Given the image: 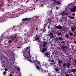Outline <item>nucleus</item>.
Instances as JSON below:
<instances>
[{"mask_svg":"<svg viewBox=\"0 0 76 76\" xmlns=\"http://www.w3.org/2000/svg\"><path fill=\"white\" fill-rule=\"evenodd\" d=\"M68 72H69V73H70V72H72V69H71V70H70V69H69L68 70Z\"/></svg>","mask_w":76,"mask_h":76,"instance_id":"36","label":"nucleus"},{"mask_svg":"<svg viewBox=\"0 0 76 76\" xmlns=\"http://www.w3.org/2000/svg\"><path fill=\"white\" fill-rule=\"evenodd\" d=\"M10 76H13L12 75L10 74Z\"/></svg>","mask_w":76,"mask_h":76,"instance_id":"57","label":"nucleus"},{"mask_svg":"<svg viewBox=\"0 0 76 76\" xmlns=\"http://www.w3.org/2000/svg\"><path fill=\"white\" fill-rule=\"evenodd\" d=\"M47 51V49H46V48L43 47L42 48V50L41 52L42 53H43L44 52H45V51Z\"/></svg>","mask_w":76,"mask_h":76,"instance_id":"9","label":"nucleus"},{"mask_svg":"<svg viewBox=\"0 0 76 76\" xmlns=\"http://www.w3.org/2000/svg\"><path fill=\"white\" fill-rule=\"evenodd\" d=\"M56 3H58L57 4L58 5L59 4H61V3H60V2L58 1H57V2Z\"/></svg>","mask_w":76,"mask_h":76,"instance_id":"20","label":"nucleus"},{"mask_svg":"<svg viewBox=\"0 0 76 76\" xmlns=\"http://www.w3.org/2000/svg\"><path fill=\"white\" fill-rule=\"evenodd\" d=\"M74 18V17H70V19H73Z\"/></svg>","mask_w":76,"mask_h":76,"instance_id":"37","label":"nucleus"},{"mask_svg":"<svg viewBox=\"0 0 76 76\" xmlns=\"http://www.w3.org/2000/svg\"><path fill=\"white\" fill-rule=\"evenodd\" d=\"M32 19V18H25L22 19V21H26V20H31V19Z\"/></svg>","mask_w":76,"mask_h":76,"instance_id":"7","label":"nucleus"},{"mask_svg":"<svg viewBox=\"0 0 76 76\" xmlns=\"http://www.w3.org/2000/svg\"><path fill=\"white\" fill-rule=\"evenodd\" d=\"M62 66L63 67H65V66H67V63H66L65 62H64Z\"/></svg>","mask_w":76,"mask_h":76,"instance_id":"16","label":"nucleus"},{"mask_svg":"<svg viewBox=\"0 0 76 76\" xmlns=\"http://www.w3.org/2000/svg\"><path fill=\"white\" fill-rule=\"evenodd\" d=\"M63 63V61H60V60H59L58 61V64H61V63Z\"/></svg>","mask_w":76,"mask_h":76,"instance_id":"18","label":"nucleus"},{"mask_svg":"<svg viewBox=\"0 0 76 76\" xmlns=\"http://www.w3.org/2000/svg\"><path fill=\"white\" fill-rule=\"evenodd\" d=\"M71 30L72 31H73V32H74V31H75V28H74L73 27H72L71 28Z\"/></svg>","mask_w":76,"mask_h":76,"instance_id":"21","label":"nucleus"},{"mask_svg":"<svg viewBox=\"0 0 76 76\" xmlns=\"http://www.w3.org/2000/svg\"><path fill=\"white\" fill-rule=\"evenodd\" d=\"M71 72H75V69H71Z\"/></svg>","mask_w":76,"mask_h":76,"instance_id":"22","label":"nucleus"},{"mask_svg":"<svg viewBox=\"0 0 76 76\" xmlns=\"http://www.w3.org/2000/svg\"><path fill=\"white\" fill-rule=\"evenodd\" d=\"M70 37H72L73 35V33H70L69 34Z\"/></svg>","mask_w":76,"mask_h":76,"instance_id":"23","label":"nucleus"},{"mask_svg":"<svg viewBox=\"0 0 76 76\" xmlns=\"http://www.w3.org/2000/svg\"><path fill=\"white\" fill-rule=\"evenodd\" d=\"M74 42L75 44H76V40L74 41Z\"/></svg>","mask_w":76,"mask_h":76,"instance_id":"46","label":"nucleus"},{"mask_svg":"<svg viewBox=\"0 0 76 76\" xmlns=\"http://www.w3.org/2000/svg\"><path fill=\"white\" fill-rule=\"evenodd\" d=\"M30 47L28 46L26 48V49L24 50L23 52V55L24 57L29 61L30 62H32V61L31 60V56H30Z\"/></svg>","mask_w":76,"mask_h":76,"instance_id":"1","label":"nucleus"},{"mask_svg":"<svg viewBox=\"0 0 76 76\" xmlns=\"http://www.w3.org/2000/svg\"><path fill=\"white\" fill-rule=\"evenodd\" d=\"M58 36H60V35H61V33H60L59 32H58Z\"/></svg>","mask_w":76,"mask_h":76,"instance_id":"26","label":"nucleus"},{"mask_svg":"<svg viewBox=\"0 0 76 76\" xmlns=\"http://www.w3.org/2000/svg\"><path fill=\"white\" fill-rule=\"evenodd\" d=\"M55 40L56 41H57L58 40V38L55 39Z\"/></svg>","mask_w":76,"mask_h":76,"instance_id":"38","label":"nucleus"},{"mask_svg":"<svg viewBox=\"0 0 76 76\" xmlns=\"http://www.w3.org/2000/svg\"><path fill=\"white\" fill-rule=\"evenodd\" d=\"M66 76H69V75L68 74H66Z\"/></svg>","mask_w":76,"mask_h":76,"instance_id":"47","label":"nucleus"},{"mask_svg":"<svg viewBox=\"0 0 76 76\" xmlns=\"http://www.w3.org/2000/svg\"><path fill=\"white\" fill-rule=\"evenodd\" d=\"M48 70L47 71V70H45L44 71L45 72H48Z\"/></svg>","mask_w":76,"mask_h":76,"instance_id":"43","label":"nucleus"},{"mask_svg":"<svg viewBox=\"0 0 76 76\" xmlns=\"http://www.w3.org/2000/svg\"><path fill=\"white\" fill-rule=\"evenodd\" d=\"M47 20L48 21V22H49V23H51V18H48Z\"/></svg>","mask_w":76,"mask_h":76,"instance_id":"19","label":"nucleus"},{"mask_svg":"<svg viewBox=\"0 0 76 76\" xmlns=\"http://www.w3.org/2000/svg\"><path fill=\"white\" fill-rule=\"evenodd\" d=\"M67 68H70V67H68Z\"/></svg>","mask_w":76,"mask_h":76,"instance_id":"61","label":"nucleus"},{"mask_svg":"<svg viewBox=\"0 0 76 76\" xmlns=\"http://www.w3.org/2000/svg\"><path fill=\"white\" fill-rule=\"evenodd\" d=\"M13 41H14V39L13 38V37H12L11 38V39L9 40V41H8V42L9 43H10V44H11V43L12 42H13Z\"/></svg>","mask_w":76,"mask_h":76,"instance_id":"11","label":"nucleus"},{"mask_svg":"<svg viewBox=\"0 0 76 76\" xmlns=\"http://www.w3.org/2000/svg\"><path fill=\"white\" fill-rule=\"evenodd\" d=\"M20 76H21V72H20Z\"/></svg>","mask_w":76,"mask_h":76,"instance_id":"58","label":"nucleus"},{"mask_svg":"<svg viewBox=\"0 0 76 76\" xmlns=\"http://www.w3.org/2000/svg\"><path fill=\"white\" fill-rule=\"evenodd\" d=\"M38 64L39 65L40 64V62L39 61H38L37 62H35V65L36 66V67H39V66H38Z\"/></svg>","mask_w":76,"mask_h":76,"instance_id":"6","label":"nucleus"},{"mask_svg":"<svg viewBox=\"0 0 76 76\" xmlns=\"http://www.w3.org/2000/svg\"><path fill=\"white\" fill-rule=\"evenodd\" d=\"M43 54L45 56H46V57L50 58V55L49 54V52H45V53H43Z\"/></svg>","mask_w":76,"mask_h":76,"instance_id":"5","label":"nucleus"},{"mask_svg":"<svg viewBox=\"0 0 76 76\" xmlns=\"http://www.w3.org/2000/svg\"><path fill=\"white\" fill-rule=\"evenodd\" d=\"M71 65L72 64L70 63L66 62V66H67V67H70Z\"/></svg>","mask_w":76,"mask_h":76,"instance_id":"13","label":"nucleus"},{"mask_svg":"<svg viewBox=\"0 0 76 76\" xmlns=\"http://www.w3.org/2000/svg\"><path fill=\"white\" fill-rule=\"evenodd\" d=\"M36 30L37 31H38V28H36Z\"/></svg>","mask_w":76,"mask_h":76,"instance_id":"55","label":"nucleus"},{"mask_svg":"<svg viewBox=\"0 0 76 76\" xmlns=\"http://www.w3.org/2000/svg\"><path fill=\"white\" fill-rule=\"evenodd\" d=\"M64 41H63L61 42V43H62V44H63V43H64Z\"/></svg>","mask_w":76,"mask_h":76,"instance_id":"41","label":"nucleus"},{"mask_svg":"<svg viewBox=\"0 0 76 76\" xmlns=\"http://www.w3.org/2000/svg\"><path fill=\"white\" fill-rule=\"evenodd\" d=\"M17 70L18 72H20V68L19 67H18L17 68Z\"/></svg>","mask_w":76,"mask_h":76,"instance_id":"32","label":"nucleus"},{"mask_svg":"<svg viewBox=\"0 0 76 76\" xmlns=\"http://www.w3.org/2000/svg\"><path fill=\"white\" fill-rule=\"evenodd\" d=\"M56 22H57V20H56V19H54L53 20V23H56Z\"/></svg>","mask_w":76,"mask_h":76,"instance_id":"27","label":"nucleus"},{"mask_svg":"<svg viewBox=\"0 0 76 76\" xmlns=\"http://www.w3.org/2000/svg\"><path fill=\"white\" fill-rule=\"evenodd\" d=\"M15 15H16L15 14H14L13 15V16H15Z\"/></svg>","mask_w":76,"mask_h":76,"instance_id":"53","label":"nucleus"},{"mask_svg":"<svg viewBox=\"0 0 76 76\" xmlns=\"http://www.w3.org/2000/svg\"><path fill=\"white\" fill-rule=\"evenodd\" d=\"M6 72L5 71H4L3 72V74L4 75H6Z\"/></svg>","mask_w":76,"mask_h":76,"instance_id":"30","label":"nucleus"},{"mask_svg":"<svg viewBox=\"0 0 76 76\" xmlns=\"http://www.w3.org/2000/svg\"><path fill=\"white\" fill-rule=\"evenodd\" d=\"M35 39L36 40H36H39V37H37V38H35Z\"/></svg>","mask_w":76,"mask_h":76,"instance_id":"33","label":"nucleus"},{"mask_svg":"<svg viewBox=\"0 0 76 76\" xmlns=\"http://www.w3.org/2000/svg\"><path fill=\"white\" fill-rule=\"evenodd\" d=\"M7 17H4V16L0 18V22H3L4 21H6L7 20Z\"/></svg>","mask_w":76,"mask_h":76,"instance_id":"2","label":"nucleus"},{"mask_svg":"<svg viewBox=\"0 0 76 76\" xmlns=\"http://www.w3.org/2000/svg\"><path fill=\"white\" fill-rule=\"evenodd\" d=\"M64 15H66H66H68V13H64V12H63L61 13V15H62V16H63V15H64Z\"/></svg>","mask_w":76,"mask_h":76,"instance_id":"17","label":"nucleus"},{"mask_svg":"<svg viewBox=\"0 0 76 76\" xmlns=\"http://www.w3.org/2000/svg\"><path fill=\"white\" fill-rule=\"evenodd\" d=\"M54 69L55 70H56V72H58V71H59V69L57 68H55Z\"/></svg>","mask_w":76,"mask_h":76,"instance_id":"28","label":"nucleus"},{"mask_svg":"<svg viewBox=\"0 0 76 76\" xmlns=\"http://www.w3.org/2000/svg\"><path fill=\"white\" fill-rule=\"evenodd\" d=\"M53 35V33H50L49 34V35L50 36H51L52 35Z\"/></svg>","mask_w":76,"mask_h":76,"instance_id":"31","label":"nucleus"},{"mask_svg":"<svg viewBox=\"0 0 76 76\" xmlns=\"http://www.w3.org/2000/svg\"><path fill=\"white\" fill-rule=\"evenodd\" d=\"M41 34H40L39 35V37H41Z\"/></svg>","mask_w":76,"mask_h":76,"instance_id":"45","label":"nucleus"},{"mask_svg":"<svg viewBox=\"0 0 76 76\" xmlns=\"http://www.w3.org/2000/svg\"><path fill=\"white\" fill-rule=\"evenodd\" d=\"M48 28H50V25H48Z\"/></svg>","mask_w":76,"mask_h":76,"instance_id":"49","label":"nucleus"},{"mask_svg":"<svg viewBox=\"0 0 76 76\" xmlns=\"http://www.w3.org/2000/svg\"><path fill=\"white\" fill-rule=\"evenodd\" d=\"M57 7H56V8L57 9Z\"/></svg>","mask_w":76,"mask_h":76,"instance_id":"64","label":"nucleus"},{"mask_svg":"<svg viewBox=\"0 0 76 76\" xmlns=\"http://www.w3.org/2000/svg\"><path fill=\"white\" fill-rule=\"evenodd\" d=\"M72 74H69L70 76H72Z\"/></svg>","mask_w":76,"mask_h":76,"instance_id":"54","label":"nucleus"},{"mask_svg":"<svg viewBox=\"0 0 76 76\" xmlns=\"http://www.w3.org/2000/svg\"><path fill=\"white\" fill-rule=\"evenodd\" d=\"M55 28H57V29H62V27L61 26H58L55 27Z\"/></svg>","mask_w":76,"mask_h":76,"instance_id":"10","label":"nucleus"},{"mask_svg":"<svg viewBox=\"0 0 76 76\" xmlns=\"http://www.w3.org/2000/svg\"><path fill=\"white\" fill-rule=\"evenodd\" d=\"M47 13L49 15H50L53 13V12H52V10H50Z\"/></svg>","mask_w":76,"mask_h":76,"instance_id":"12","label":"nucleus"},{"mask_svg":"<svg viewBox=\"0 0 76 76\" xmlns=\"http://www.w3.org/2000/svg\"><path fill=\"white\" fill-rule=\"evenodd\" d=\"M15 26H13V28H14L15 27Z\"/></svg>","mask_w":76,"mask_h":76,"instance_id":"62","label":"nucleus"},{"mask_svg":"<svg viewBox=\"0 0 76 76\" xmlns=\"http://www.w3.org/2000/svg\"><path fill=\"white\" fill-rule=\"evenodd\" d=\"M5 71H8V69H7L6 68H5Z\"/></svg>","mask_w":76,"mask_h":76,"instance_id":"39","label":"nucleus"},{"mask_svg":"<svg viewBox=\"0 0 76 76\" xmlns=\"http://www.w3.org/2000/svg\"><path fill=\"white\" fill-rule=\"evenodd\" d=\"M43 29H41V30H40V31H43Z\"/></svg>","mask_w":76,"mask_h":76,"instance_id":"56","label":"nucleus"},{"mask_svg":"<svg viewBox=\"0 0 76 76\" xmlns=\"http://www.w3.org/2000/svg\"><path fill=\"white\" fill-rule=\"evenodd\" d=\"M72 16H75V15H76V14H75V13H73L72 14Z\"/></svg>","mask_w":76,"mask_h":76,"instance_id":"40","label":"nucleus"},{"mask_svg":"<svg viewBox=\"0 0 76 76\" xmlns=\"http://www.w3.org/2000/svg\"><path fill=\"white\" fill-rule=\"evenodd\" d=\"M36 68L38 70H41V72H43V69L41 67H36Z\"/></svg>","mask_w":76,"mask_h":76,"instance_id":"8","label":"nucleus"},{"mask_svg":"<svg viewBox=\"0 0 76 76\" xmlns=\"http://www.w3.org/2000/svg\"><path fill=\"white\" fill-rule=\"evenodd\" d=\"M1 4H0V9L1 8Z\"/></svg>","mask_w":76,"mask_h":76,"instance_id":"50","label":"nucleus"},{"mask_svg":"<svg viewBox=\"0 0 76 76\" xmlns=\"http://www.w3.org/2000/svg\"><path fill=\"white\" fill-rule=\"evenodd\" d=\"M66 48H67V46H64L63 45L61 46V48H62V50H64V49H66Z\"/></svg>","mask_w":76,"mask_h":76,"instance_id":"14","label":"nucleus"},{"mask_svg":"<svg viewBox=\"0 0 76 76\" xmlns=\"http://www.w3.org/2000/svg\"><path fill=\"white\" fill-rule=\"evenodd\" d=\"M43 45H42V46L43 47H45V46L47 45V43H46V42H43Z\"/></svg>","mask_w":76,"mask_h":76,"instance_id":"15","label":"nucleus"},{"mask_svg":"<svg viewBox=\"0 0 76 76\" xmlns=\"http://www.w3.org/2000/svg\"><path fill=\"white\" fill-rule=\"evenodd\" d=\"M36 3H37L38 2V0H36Z\"/></svg>","mask_w":76,"mask_h":76,"instance_id":"59","label":"nucleus"},{"mask_svg":"<svg viewBox=\"0 0 76 76\" xmlns=\"http://www.w3.org/2000/svg\"><path fill=\"white\" fill-rule=\"evenodd\" d=\"M53 1V2H54V3H56L57 1H56V0H52Z\"/></svg>","mask_w":76,"mask_h":76,"instance_id":"34","label":"nucleus"},{"mask_svg":"<svg viewBox=\"0 0 76 76\" xmlns=\"http://www.w3.org/2000/svg\"><path fill=\"white\" fill-rule=\"evenodd\" d=\"M51 62H54V60H51Z\"/></svg>","mask_w":76,"mask_h":76,"instance_id":"42","label":"nucleus"},{"mask_svg":"<svg viewBox=\"0 0 76 76\" xmlns=\"http://www.w3.org/2000/svg\"><path fill=\"white\" fill-rule=\"evenodd\" d=\"M64 17H63L62 16V17L61 19H64Z\"/></svg>","mask_w":76,"mask_h":76,"instance_id":"48","label":"nucleus"},{"mask_svg":"<svg viewBox=\"0 0 76 76\" xmlns=\"http://www.w3.org/2000/svg\"><path fill=\"white\" fill-rule=\"evenodd\" d=\"M7 63L8 64H9V65H13V64H14V62L12 59L8 61Z\"/></svg>","mask_w":76,"mask_h":76,"instance_id":"3","label":"nucleus"},{"mask_svg":"<svg viewBox=\"0 0 76 76\" xmlns=\"http://www.w3.org/2000/svg\"><path fill=\"white\" fill-rule=\"evenodd\" d=\"M10 18H12V17H10Z\"/></svg>","mask_w":76,"mask_h":76,"instance_id":"60","label":"nucleus"},{"mask_svg":"<svg viewBox=\"0 0 76 76\" xmlns=\"http://www.w3.org/2000/svg\"><path fill=\"white\" fill-rule=\"evenodd\" d=\"M47 25H48V23H47V22H46V23L44 24V28H45L46 27V26H47Z\"/></svg>","mask_w":76,"mask_h":76,"instance_id":"24","label":"nucleus"},{"mask_svg":"<svg viewBox=\"0 0 76 76\" xmlns=\"http://www.w3.org/2000/svg\"><path fill=\"white\" fill-rule=\"evenodd\" d=\"M42 29H43L42 30V32H45V31H46V30L45 29V28H43Z\"/></svg>","mask_w":76,"mask_h":76,"instance_id":"25","label":"nucleus"},{"mask_svg":"<svg viewBox=\"0 0 76 76\" xmlns=\"http://www.w3.org/2000/svg\"><path fill=\"white\" fill-rule=\"evenodd\" d=\"M75 64H76V60H75Z\"/></svg>","mask_w":76,"mask_h":76,"instance_id":"51","label":"nucleus"},{"mask_svg":"<svg viewBox=\"0 0 76 76\" xmlns=\"http://www.w3.org/2000/svg\"><path fill=\"white\" fill-rule=\"evenodd\" d=\"M65 37H66V38H68V37H69V35H68V34H66L65 35Z\"/></svg>","mask_w":76,"mask_h":76,"instance_id":"29","label":"nucleus"},{"mask_svg":"<svg viewBox=\"0 0 76 76\" xmlns=\"http://www.w3.org/2000/svg\"><path fill=\"white\" fill-rule=\"evenodd\" d=\"M51 37H52V38H54V35H52V36H51Z\"/></svg>","mask_w":76,"mask_h":76,"instance_id":"44","label":"nucleus"},{"mask_svg":"<svg viewBox=\"0 0 76 76\" xmlns=\"http://www.w3.org/2000/svg\"><path fill=\"white\" fill-rule=\"evenodd\" d=\"M17 48H20V47H17Z\"/></svg>","mask_w":76,"mask_h":76,"instance_id":"52","label":"nucleus"},{"mask_svg":"<svg viewBox=\"0 0 76 76\" xmlns=\"http://www.w3.org/2000/svg\"><path fill=\"white\" fill-rule=\"evenodd\" d=\"M58 39H59V40H61V39H62V37H59L58 38Z\"/></svg>","mask_w":76,"mask_h":76,"instance_id":"35","label":"nucleus"},{"mask_svg":"<svg viewBox=\"0 0 76 76\" xmlns=\"http://www.w3.org/2000/svg\"><path fill=\"white\" fill-rule=\"evenodd\" d=\"M69 59L71 60V58H69Z\"/></svg>","mask_w":76,"mask_h":76,"instance_id":"63","label":"nucleus"},{"mask_svg":"<svg viewBox=\"0 0 76 76\" xmlns=\"http://www.w3.org/2000/svg\"><path fill=\"white\" fill-rule=\"evenodd\" d=\"M76 6H74L73 7V8H72L70 10V11L71 12H75L76 10Z\"/></svg>","mask_w":76,"mask_h":76,"instance_id":"4","label":"nucleus"}]
</instances>
